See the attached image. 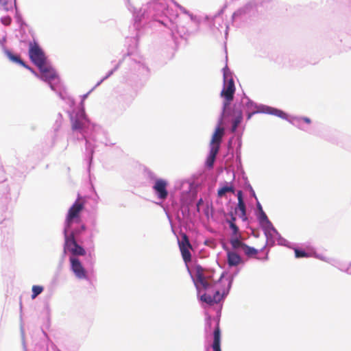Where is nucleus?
I'll return each mask as SVG.
<instances>
[{"mask_svg":"<svg viewBox=\"0 0 351 351\" xmlns=\"http://www.w3.org/2000/svg\"><path fill=\"white\" fill-rule=\"evenodd\" d=\"M195 285L197 291H205L200 297L202 302L213 305L223 299V293H220L218 284L214 282L211 277L208 276L206 271L199 265L195 267Z\"/></svg>","mask_w":351,"mask_h":351,"instance_id":"f257e3e1","label":"nucleus"},{"mask_svg":"<svg viewBox=\"0 0 351 351\" xmlns=\"http://www.w3.org/2000/svg\"><path fill=\"white\" fill-rule=\"evenodd\" d=\"M84 202L79 197L68 210L65 220L66 225V229L69 228L74 221L80 222V213L84 210Z\"/></svg>","mask_w":351,"mask_h":351,"instance_id":"f03ea898","label":"nucleus"},{"mask_svg":"<svg viewBox=\"0 0 351 351\" xmlns=\"http://www.w3.org/2000/svg\"><path fill=\"white\" fill-rule=\"evenodd\" d=\"M224 85L223 88L221 92V96L224 97L225 102L223 104V112L222 116H224L226 108L230 105V103L234 99L235 93L234 82L232 78L226 80V74L224 73Z\"/></svg>","mask_w":351,"mask_h":351,"instance_id":"7ed1b4c3","label":"nucleus"},{"mask_svg":"<svg viewBox=\"0 0 351 351\" xmlns=\"http://www.w3.org/2000/svg\"><path fill=\"white\" fill-rule=\"evenodd\" d=\"M64 234V251L68 250L73 256H84L86 254L85 250L76 242L74 237V232H72L70 236H68L66 234V230H65Z\"/></svg>","mask_w":351,"mask_h":351,"instance_id":"20e7f679","label":"nucleus"},{"mask_svg":"<svg viewBox=\"0 0 351 351\" xmlns=\"http://www.w3.org/2000/svg\"><path fill=\"white\" fill-rule=\"evenodd\" d=\"M29 56L37 67H40L47 62L45 53L36 43L29 44Z\"/></svg>","mask_w":351,"mask_h":351,"instance_id":"39448f33","label":"nucleus"},{"mask_svg":"<svg viewBox=\"0 0 351 351\" xmlns=\"http://www.w3.org/2000/svg\"><path fill=\"white\" fill-rule=\"evenodd\" d=\"M179 249L180 250L183 261L186 264L191 261V254L190 250H192V245L190 243L188 236L186 234H182L181 241H178Z\"/></svg>","mask_w":351,"mask_h":351,"instance_id":"423d86ee","label":"nucleus"},{"mask_svg":"<svg viewBox=\"0 0 351 351\" xmlns=\"http://www.w3.org/2000/svg\"><path fill=\"white\" fill-rule=\"evenodd\" d=\"M71 263V269L74 273L75 276L79 279H85L87 278L86 271L83 267L80 260L75 257L71 256L69 258Z\"/></svg>","mask_w":351,"mask_h":351,"instance_id":"0eeeda50","label":"nucleus"},{"mask_svg":"<svg viewBox=\"0 0 351 351\" xmlns=\"http://www.w3.org/2000/svg\"><path fill=\"white\" fill-rule=\"evenodd\" d=\"M38 68L41 73L40 78L44 81L51 82L58 77L56 71L47 62Z\"/></svg>","mask_w":351,"mask_h":351,"instance_id":"6e6552de","label":"nucleus"},{"mask_svg":"<svg viewBox=\"0 0 351 351\" xmlns=\"http://www.w3.org/2000/svg\"><path fill=\"white\" fill-rule=\"evenodd\" d=\"M220 120L219 126L215 129L210 141V147H216L217 146L218 150H219L220 148V143L222 141V138L224 135V128L221 127L222 124V117Z\"/></svg>","mask_w":351,"mask_h":351,"instance_id":"1a4fd4ad","label":"nucleus"},{"mask_svg":"<svg viewBox=\"0 0 351 351\" xmlns=\"http://www.w3.org/2000/svg\"><path fill=\"white\" fill-rule=\"evenodd\" d=\"M167 182L162 179H158L156 180L153 186L154 190L156 191L158 197L161 199H165L168 195L167 190Z\"/></svg>","mask_w":351,"mask_h":351,"instance_id":"9d476101","label":"nucleus"},{"mask_svg":"<svg viewBox=\"0 0 351 351\" xmlns=\"http://www.w3.org/2000/svg\"><path fill=\"white\" fill-rule=\"evenodd\" d=\"M235 212L243 221L247 219L245 205L242 198L241 191L238 192V204Z\"/></svg>","mask_w":351,"mask_h":351,"instance_id":"9b49d317","label":"nucleus"},{"mask_svg":"<svg viewBox=\"0 0 351 351\" xmlns=\"http://www.w3.org/2000/svg\"><path fill=\"white\" fill-rule=\"evenodd\" d=\"M227 261L230 267L237 266L242 263L241 256L234 252H228Z\"/></svg>","mask_w":351,"mask_h":351,"instance_id":"f8f14e48","label":"nucleus"},{"mask_svg":"<svg viewBox=\"0 0 351 351\" xmlns=\"http://www.w3.org/2000/svg\"><path fill=\"white\" fill-rule=\"evenodd\" d=\"M214 341L213 344V349L214 351H221L220 348V341H221V332L219 325L216 326L214 332Z\"/></svg>","mask_w":351,"mask_h":351,"instance_id":"ddd939ff","label":"nucleus"},{"mask_svg":"<svg viewBox=\"0 0 351 351\" xmlns=\"http://www.w3.org/2000/svg\"><path fill=\"white\" fill-rule=\"evenodd\" d=\"M218 152H219V150H218L217 146L210 147V154H209V156L207 158V160L206 162V165L207 167H208L209 169H211L213 167V165H214V162H215V160L216 158V156L217 155Z\"/></svg>","mask_w":351,"mask_h":351,"instance_id":"4468645a","label":"nucleus"},{"mask_svg":"<svg viewBox=\"0 0 351 351\" xmlns=\"http://www.w3.org/2000/svg\"><path fill=\"white\" fill-rule=\"evenodd\" d=\"M5 53H6L8 58L11 61L18 63V64H21V66H24L25 68L32 71V69L29 66L26 65L25 63L21 59V58L19 56L14 55L9 51H6Z\"/></svg>","mask_w":351,"mask_h":351,"instance_id":"2eb2a0df","label":"nucleus"},{"mask_svg":"<svg viewBox=\"0 0 351 351\" xmlns=\"http://www.w3.org/2000/svg\"><path fill=\"white\" fill-rule=\"evenodd\" d=\"M243 119L242 112L238 110L235 112V118L232 121V132H234Z\"/></svg>","mask_w":351,"mask_h":351,"instance_id":"dca6fc26","label":"nucleus"},{"mask_svg":"<svg viewBox=\"0 0 351 351\" xmlns=\"http://www.w3.org/2000/svg\"><path fill=\"white\" fill-rule=\"evenodd\" d=\"M242 251L244 252V254L248 256V257H255L258 253V250L252 247H250L248 246L247 245L245 244L243 245V247L242 249Z\"/></svg>","mask_w":351,"mask_h":351,"instance_id":"f3484780","label":"nucleus"},{"mask_svg":"<svg viewBox=\"0 0 351 351\" xmlns=\"http://www.w3.org/2000/svg\"><path fill=\"white\" fill-rule=\"evenodd\" d=\"M233 237L230 239V244L232 245V247L234 249V250H237V249H243V245L245 244L243 242H241L239 238H238V236H232Z\"/></svg>","mask_w":351,"mask_h":351,"instance_id":"a211bd4d","label":"nucleus"},{"mask_svg":"<svg viewBox=\"0 0 351 351\" xmlns=\"http://www.w3.org/2000/svg\"><path fill=\"white\" fill-rule=\"evenodd\" d=\"M234 189L232 185L230 186H224L220 189H219L217 191V195L219 197H223L227 193H234Z\"/></svg>","mask_w":351,"mask_h":351,"instance_id":"6ab92c4d","label":"nucleus"},{"mask_svg":"<svg viewBox=\"0 0 351 351\" xmlns=\"http://www.w3.org/2000/svg\"><path fill=\"white\" fill-rule=\"evenodd\" d=\"M267 112L280 118H285L286 116V114L283 111L274 108H269Z\"/></svg>","mask_w":351,"mask_h":351,"instance_id":"aec40b11","label":"nucleus"},{"mask_svg":"<svg viewBox=\"0 0 351 351\" xmlns=\"http://www.w3.org/2000/svg\"><path fill=\"white\" fill-rule=\"evenodd\" d=\"M71 128L73 130H81L83 128V123L77 119H72Z\"/></svg>","mask_w":351,"mask_h":351,"instance_id":"412c9836","label":"nucleus"},{"mask_svg":"<svg viewBox=\"0 0 351 351\" xmlns=\"http://www.w3.org/2000/svg\"><path fill=\"white\" fill-rule=\"evenodd\" d=\"M43 291V287L39 285H34L32 287V298H36L40 293Z\"/></svg>","mask_w":351,"mask_h":351,"instance_id":"4be33fe9","label":"nucleus"},{"mask_svg":"<svg viewBox=\"0 0 351 351\" xmlns=\"http://www.w3.org/2000/svg\"><path fill=\"white\" fill-rule=\"evenodd\" d=\"M295 256L298 258H307L310 257L311 255L309 253L306 252L304 250H300V249H295Z\"/></svg>","mask_w":351,"mask_h":351,"instance_id":"5701e85b","label":"nucleus"},{"mask_svg":"<svg viewBox=\"0 0 351 351\" xmlns=\"http://www.w3.org/2000/svg\"><path fill=\"white\" fill-rule=\"evenodd\" d=\"M258 219L261 223H270L266 214L263 210H261V212L259 213Z\"/></svg>","mask_w":351,"mask_h":351,"instance_id":"b1692460","label":"nucleus"},{"mask_svg":"<svg viewBox=\"0 0 351 351\" xmlns=\"http://www.w3.org/2000/svg\"><path fill=\"white\" fill-rule=\"evenodd\" d=\"M229 226L232 230V236H238L239 230L235 223H230Z\"/></svg>","mask_w":351,"mask_h":351,"instance_id":"393cba45","label":"nucleus"},{"mask_svg":"<svg viewBox=\"0 0 351 351\" xmlns=\"http://www.w3.org/2000/svg\"><path fill=\"white\" fill-rule=\"evenodd\" d=\"M230 219H226V221L230 224V223H235V221H236V217H234V215H233V213H230Z\"/></svg>","mask_w":351,"mask_h":351,"instance_id":"a878e982","label":"nucleus"},{"mask_svg":"<svg viewBox=\"0 0 351 351\" xmlns=\"http://www.w3.org/2000/svg\"><path fill=\"white\" fill-rule=\"evenodd\" d=\"M85 230H86V226H85L84 224H82V225L80 226V229L76 230L75 231V232L76 234H79V233H80L81 232H83V231H85Z\"/></svg>","mask_w":351,"mask_h":351,"instance_id":"bb28decb","label":"nucleus"},{"mask_svg":"<svg viewBox=\"0 0 351 351\" xmlns=\"http://www.w3.org/2000/svg\"><path fill=\"white\" fill-rule=\"evenodd\" d=\"M300 120L303 121L304 122H305L308 124H310L311 123V119L308 117H302V118H300Z\"/></svg>","mask_w":351,"mask_h":351,"instance_id":"cd10ccee","label":"nucleus"},{"mask_svg":"<svg viewBox=\"0 0 351 351\" xmlns=\"http://www.w3.org/2000/svg\"><path fill=\"white\" fill-rule=\"evenodd\" d=\"M0 3L5 5L7 4V0H0Z\"/></svg>","mask_w":351,"mask_h":351,"instance_id":"c85d7f7f","label":"nucleus"},{"mask_svg":"<svg viewBox=\"0 0 351 351\" xmlns=\"http://www.w3.org/2000/svg\"><path fill=\"white\" fill-rule=\"evenodd\" d=\"M257 207H258V210H259V211H260V213H261V210H263V208H262L261 205L259 203H258V204H257Z\"/></svg>","mask_w":351,"mask_h":351,"instance_id":"c756f323","label":"nucleus"},{"mask_svg":"<svg viewBox=\"0 0 351 351\" xmlns=\"http://www.w3.org/2000/svg\"><path fill=\"white\" fill-rule=\"evenodd\" d=\"M255 112H251V113H249L248 115H247V119H250L251 118V117L252 116L253 114H254Z\"/></svg>","mask_w":351,"mask_h":351,"instance_id":"7c9ffc66","label":"nucleus"},{"mask_svg":"<svg viewBox=\"0 0 351 351\" xmlns=\"http://www.w3.org/2000/svg\"><path fill=\"white\" fill-rule=\"evenodd\" d=\"M10 19H5V21L7 22L8 24L10 23Z\"/></svg>","mask_w":351,"mask_h":351,"instance_id":"2f4dec72","label":"nucleus"},{"mask_svg":"<svg viewBox=\"0 0 351 351\" xmlns=\"http://www.w3.org/2000/svg\"><path fill=\"white\" fill-rule=\"evenodd\" d=\"M202 202V199H200V200L198 202V203H197V206H198L199 204H201V202Z\"/></svg>","mask_w":351,"mask_h":351,"instance_id":"473e14b6","label":"nucleus"}]
</instances>
